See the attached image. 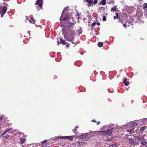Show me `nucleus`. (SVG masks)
Wrapping results in <instances>:
<instances>
[{"label":"nucleus","instance_id":"nucleus-1","mask_svg":"<svg viewBox=\"0 0 147 147\" xmlns=\"http://www.w3.org/2000/svg\"><path fill=\"white\" fill-rule=\"evenodd\" d=\"M68 19V17L66 16L63 18L61 21V25L63 27H65L62 29V34L64 35L65 38L67 41L73 40L74 39V36L75 34V30L72 27L73 26V24L71 22H68L67 23L62 24L61 22L62 20L65 21Z\"/></svg>","mask_w":147,"mask_h":147},{"label":"nucleus","instance_id":"nucleus-2","mask_svg":"<svg viewBox=\"0 0 147 147\" xmlns=\"http://www.w3.org/2000/svg\"><path fill=\"white\" fill-rule=\"evenodd\" d=\"M114 128L108 129L107 130H103L100 131V132L102 133V134H105L108 136H111L112 135V133L113 131V129Z\"/></svg>","mask_w":147,"mask_h":147},{"label":"nucleus","instance_id":"nucleus-3","mask_svg":"<svg viewBox=\"0 0 147 147\" xmlns=\"http://www.w3.org/2000/svg\"><path fill=\"white\" fill-rule=\"evenodd\" d=\"M7 11V8L5 6H2L1 5L0 6V13L1 14V17Z\"/></svg>","mask_w":147,"mask_h":147},{"label":"nucleus","instance_id":"nucleus-4","mask_svg":"<svg viewBox=\"0 0 147 147\" xmlns=\"http://www.w3.org/2000/svg\"><path fill=\"white\" fill-rule=\"evenodd\" d=\"M85 1L88 2V7L94 4H96L98 2L97 0H85Z\"/></svg>","mask_w":147,"mask_h":147},{"label":"nucleus","instance_id":"nucleus-5","mask_svg":"<svg viewBox=\"0 0 147 147\" xmlns=\"http://www.w3.org/2000/svg\"><path fill=\"white\" fill-rule=\"evenodd\" d=\"M74 136H59V138L60 139H63L64 140L69 139L71 140H73V139Z\"/></svg>","mask_w":147,"mask_h":147},{"label":"nucleus","instance_id":"nucleus-6","mask_svg":"<svg viewBox=\"0 0 147 147\" xmlns=\"http://www.w3.org/2000/svg\"><path fill=\"white\" fill-rule=\"evenodd\" d=\"M145 136V135H143V136H134V139H135V140H136V139H137L139 141H141V140H142V139H143V138H144Z\"/></svg>","mask_w":147,"mask_h":147},{"label":"nucleus","instance_id":"nucleus-7","mask_svg":"<svg viewBox=\"0 0 147 147\" xmlns=\"http://www.w3.org/2000/svg\"><path fill=\"white\" fill-rule=\"evenodd\" d=\"M68 8H69L68 7H66L63 10V11L62 13L61 16L60 18V20L61 21V19H62V17L63 16H64L65 15V13L67 11L68 9Z\"/></svg>","mask_w":147,"mask_h":147},{"label":"nucleus","instance_id":"nucleus-8","mask_svg":"<svg viewBox=\"0 0 147 147\" xmlns=\"http://www.w3.org/2000/svg\"><path fill=\"white\" fill-rule=\"evenodd\" d=\"M88 134V133H86L82 135L79 136V137L81 139H86L87 138V139H86V140H88L89 139L88 138H86V136H87Z\"/></svg>","mask_w":147,"mask_h":147},{"label":"nucleus","instance_id":"nucleus-9","mask_svg":"<svg viewBox=\"0 0 147 147\" xmlns=\"http://www.w3.org/2000/svg\"><path fill=\"white\" fill-rule=\"evenodd\" d=\"M42 0H37V2L35 3L36 5H38L40 8H41L42 6Z\"/></svg>","mask_w":147,"mask_h":147},{"label":"nucleus","instance_id":"nucleus-10","mask_svg":"<svg viewBox=\"0 0 147 147\" xmlns=\"http://www.w3.org/2000/svg\"><path fill=\"white\" fill-rule=\"evenodd\" d=\"M146 140L144 139V138H143V139L140 141V144L143 146H144L145 144H146L147 142H146Z\"/></svg>","mask_w":147,"mask_h":147},{"label":"nucleus","instance_id":"nucleus-11","mask_svg":"<svg viewBox=\"0 0 147 147\" xmlns=\"http://www.w3.org/2000/svg\"><path fill=\"white\" fill-rule=\"evenodd\" d=\"M59 39L60 42H61L62 44L63 45H67V46H68V44L64 40H62L61 38H60Z\"/></svg>","mask_w":147,"mask_h":147},{"label":"nucleus","instance_id":"nucleus-12","mask_svg":"<svg viewBox=\"0 0 147 147\" xmlns=\"http://www.w3.org/2000/svg\"><path fill=\"white\" fill-rule=\"evenodd\" d=\"M6 133H5V132H4L1 135L3 137L5 138H7L9 137V135L8 134H6Z\"/></svg>","mask_w":147,"mask_h":147},{"label":"nucleus","instance_id":"nucleus-13","mask_svg":"<svg viewBox=\"0 0 147 147\" xmlns=\"http://www.w3.org/2000/svg\"><path fill=\"white\" fill-rule=\"evenodd\" d=\"M127 80V79L125 78L123 81V83L125 84V85L127 86L129 84V83L128 82H126V81Z\"/></svg>","mask_w":147,"mask_h":147},{"label":"nucleus","instance_id":"nucleus-14","mask_svg":"<svg viewBox=\"0 0 147 147\" xmlns=\"http://www.w3.org/2000/svg\"><path fill=\"white\" fill-rule=\"evenodd\" d=\"M118 9L117 8V6H115L114 7H112L111 9V11H116Z\"/></svg>","mask_w":147,"mask_h":147},{"label":"nucleus","instance_id":"nucleus-15","mask_svg":"<svg viewBox=\"0 0 147 147\" xmlns=\"http://www.w3.org/2000/svg\"><path fill=\"white\" fill-rule=\"evenodd\" d=\"M30 23H32L33 24L35 23L36 20L34 19L33 18H31L30 20H29Z\"/></svg>","mask_w":147,"mask_h":147},{"label":"nucleus","instance_id":"nucleus-16","mask_svg":"<svg viewBox=\"0 0 147 147\" xmlns=\"http://www.w3.org/2000/svg\"><path fill=\"white\" fill-rule=\"evenodd\" d=\"M101 4L103 5H105L106 3V1L105 0H102V1L100 3ZM100 4V3H99Z\"/></svg>","mask_w":147,"mask_h":147},{"label":"nucleus","instance_id":"nucleus-17","mask_svg":"<svg viewBox=\"0 0 147 147\" xmlns=\"http://www.w3.org/2000/svg\"><path fill=\"white\" fill-rule=\"evenodd\" d=\"M98 45L99 47H102L103 46V43L101 42H99L98 43Z\"/></svg>","mask_w":147,"mask_h":147},{"label":"nucleus","instance_id":"nucleus-18","mask_svg":"<svg viewBox=\"0 0 147 147\" xmlns=\"http://www.w3.org/2000/svg\"><path fill=\"white\" fill-rule=\"evenodd\" d=\"M146 128V126L142 127H141L140 128V131L142 132H143Z\"/></svg>","mask_w":147,"mask_h":147},{"label":"nucleus","instance_id":"nucleus-19","mask_svg":"<svg viewBox=\"0 0 147 147\" xmlns=\"http://www.w3.org/2000/svg\"><path fill=\"white\" fill-rule=\"evenodd\" d=\"M128 139L129 141L131 144H133L134 142V140L132 139L129 138Z\"/></svg>","mask_w":147,"mask_h":147},{"label":"nucleus","instance_id":"nucleus-20","mask_svg":"<svg viewBox=\"0 0 147 147\" xmlns=\"http://www.w3.org/2000/svg\"><path fill=\"white\" fill-rule=\"evenodd\" d=\"M134 144H133V146H134L135 145L138 146L139 145L140 143L138 142H135L134 143Z\"/></svg>","mask_w":147,"mask_h":147},{"label":"nucleus","instance_id":"nucleus-21","mask_svg":"<svg viewBox=\"0 0 147 147\" xmlns=\"http://www.w3.org/2000/svg\"><path fill=\"white\" fill-rule=\"evenodd\" d=\"M22 144L26 142V140L25 139H23L22 138H20V139Z\"/></svg>","mask_w":147,"mask_h":147},{"label":"nucleus","instance_id":"nucleus-22","mask_svg":"<svg viewBox=\"0 0 147 147\" xmlns=\"http://www.w3.org/2000/svg\"><path fill=\"white\" fill-rule=\"evenodd\" d=\"M109 147H117V146L114 144L110 145Z\"/></svg>","mask_w":147,"mask_h":147},{"label":"nucleus","instance_id":"nucleus-23","mask_svg":"<svg viewBox=\"0 0 147 147\" xmlns=\"http://www.w3.org/2000/svg\"><path fill=\"white\" fill-rule=\"evenodd\" d=\"M96 23L95 22H94L92 24L91 26H92V28H94V26L96 25Z\"/></svg>","mask_w":147,"mask_h":147},{"label":"nucleus","instance_id":"nucleus-24","mask_svg":"<svg viewBox=\"0 0 147 147\" xmlns=\"http://www.w3.org/2000/svg\"><path fill=\"white\" fill-rule=\"evenodd\" d=\"M132 124V126H136L138 125V124L136 123H133Z\"/></svg>","mask_w":147,"mask_h":147},{"label":"nucleus","instance_id":"nucleus-25","mask_svg":"<svg viewBox=\"0 0 147 147\" xmlns=\"http://www.w3.org/2000/svg\"><path fill=\"white\" fill-rule=\"evenodd\" d=\"M147 3H145L144 4V5L143 7V8H147Z\"/></svg>","mask_w":147,"mask_h":147},{"label":"nucleus","instance_id":"nucleus-26","mask_svg":"<svg viewBox=\"0 0 147 147\" xmlns=\"http://www.w3.org/2000/svg\"><path fill=\"white\" fill-rule=\"evenodd\" d=\"M103 20L104 21H105L106 20V18L105 16H104L103 17Z\"/></svg>","mask_w":147,"mask_h":147},{"label":"nucleus","instance_id":"nucleus-27","mask_svg":"<svg viewBox=\"0 0 147 147\" xmlns=\"http://www.w3.org/2000/svg\"><path fill=\"white\" fill-rule=\"evenodd\" d=\"M11 128H9L7 130H6L5 131V133H7L9 131H10L11 130Z\"/></svg>","mask_w":147,"mask_h":147},{"label":"nucleus","instance_id":"nucleus-28","mask_svg":"<svg viewBox=\"0 0 147 147\" xmlns=\"http://www.w3.org/2000/svg\"><path fill=\"white\" fill-rule=\"evenodd\" d=\"M47 140H44L43 142H42V143L44 144V143H47Z\"/></svg>","mask_w":147,"mask_h":147},{"label":"nucleus","instance_id":"nucleus-29","mask_svg":"<svg viewBox=\"0 0 147 147\" xmlns=\"http://www.w3.org/2000/svg\"><path fill=\"white\" fill-rule=\"evenodd\" d=\"M77 131V129L76 128H75V129L73 130V131L74 132H75Z\"/></svg>","mask_w":147,"mask_h":147},{"label":"nucleus","instance_id":"nucleus-30","mask_svg":"<svg viewBox=\"0 0 147 147\" xmlns=\"http://www.w3.org/2000/svg\"><path fill=\"white\" fill-rule=\"evenodd\" d=\"M118 16H119V14H118V13H116V16L117 18H118Z\"/></svg>","mask_w":147,"mask_h":147},{"label":"nucleus","instance_id":"nucleus-31","mask_svg":"<svg viewBox=\"0 0 147 147\" xmlns=\"http://www.w3.org/2000/svg\"><path fill=\"white\" fill-rule=\"evenodd\" d=\"M113 126H114V125L113 124H111V125H110V126H109V127H111Z\"/></svg>","mask_w":147,"mask_h":147},{"label":"nucleus","instance_id":"nucleus-32","mask_svg":"<svg viewBox=\"0 0 147 147\" xmlns=\"http://www.w3.org/2000/svg\"><path fill=\"white\" fill-rule=\"evenodd\" d=\"M123 26L125 27H126V26H127V25L125 24H123Z\"/></svg>","mask_w":147,"mask_h":147},{"label":"nucleus","instance_id":"nucleus-33","mask_svg":"<svg viewBox=\"0 0 147 147\" xmlns=\"http://www.w3.org/2000/svg\"><path fill=\"white\" fill-rule=\"evenodd\" d=\"M92 121H94V122H96V120H94V119H93L92 120Z\"/></svg>","mask_w":147,"mask_h":147},{"label":"nucleus","instance_id":"nucleus-34","mask_svg":"<svg viewBox=\"0 0 147 147\" xmlns=\"http://www.w3.org/2000/svg\"><path fill=\"white\" fill-rule=\"evenodd\" d=\"M117 18V17L116 16H114V19L115 20Z\"/></svg>","mask_w":147,"mask_h":147},{"label":"nucleus","instance_id":"nucleus-35","mask_svg":"<svg viewBox=\"0 0 147 147\" xmlns=\"http://www.w3.org/2000/svg\"><path fill=\"white\" fill-rule=\"evenodd\" d=\"M75 127V128H76H76H78V127H78V126H76V127Z\"/></svg>","mask_w":147,"mask_h":147},{"label":"nucleus","instance_id":"nucleus-36","mask_svg":"<svg viewBox=\"0 0 147 147\" xmlns=\"http://www.w3.org/2000/svg\"><path fill=\"white\" fill-rule=\"evenodd\" d=\"M97 25L98 26H99L100 25V24L99 23H98L97 24Z\"/></svg>","mask_w":147,"mask_h":147},{"label":"nucleus","instance_id":"nucleus-37","mask_svg":"<svg viewBox=\"0 0 147 147\" xmlns=\"http://www.w3.org/2000/svg\"><path fill=\"white\" fill-rule=\"evenodd\" d=\"M3 119V117H1L0 118V121L1 120Z\"/></svg>","mask_w":147,"mask_h":147},{"label":"nucleus","instance_id":"nucleus-38","mask_svg":"<svg viewBox=\"0 0 147 147\" xmlns=\"http://www.w3.org/2000/svg\"><path fill=\"white\" fill-rule=\"evenodd\" d=\"M3 5H6V3H3Z\"/></svg>","mask_w":147,"mask_h":147},{"label":"nucleus","instance_id":"nucleus-39","mask_svg":"<svg viewBox=\"0 0 147 147\" xmlns=\"http://www.w3.org/2000/svg\"><path fill=\"white\" fill-rule=\"evenodd\" d=\"M100 123V122H98L97 123V125H99V124Z\"/></svg>","mask_w":147,"mask_h":147},{"label":"nucleus","instance_id":"nucleus-40","mask_svg":"<svg viewBox=\"0 0 147 147\" xmlns=\"http://www.w3.org/2000/svg\"><path fill=\"white\" fill-rule=\"evenodd\" d=\"M4 1H9V0H3Z\"/></svg>","mask_w":147,"mask_h":147},{"label":"nucleus","instance_id":"nucleus-41","mask_svg":"<svg viewBox=\"0 0 147 147\" xmlns=\"http://www.w3.org/2000/svg\"><path fill=\"white\" fill-rule=\"evenodd\" d=\"M145 147H147V143L146 144H145Z\"/></svg>","mask_w":147,"mask_h":147},{"label":"nucleus","instance_id":"nucleus-42","mask_svg":"<svg viewBox=\"0 0 147 147\" xmlns=\"http://www.w3.org/2000/svg\"><path fill=\"white\" fill-rule=\"evenodd\" d=\"M57 42L58 43V45H59V41H57Z\"/></svg>","mask_w":147,"mask_h":147},{"label":"nucleus","instance_id":"nucleus-43","mask_svg":"<svg viewBox=\"0 0 147 147\" xmlns=\"http://www.w3.org/2000/svg\"><path fill=\"white\" fill-rule=\"evenodd\" d=\"M80 54L82 55H83V53H81Z\"/></svg>","mask_w":147,"mask_h":147},{"label":"nucleus","instance_id":"nucleus-44","mask_svg":"<svg viewBox=\"0 0 147 147\" xmlns=\"http://www.w3.org/2000/svg\"><path fill=\"white\" fill-rule=\"evenodd\" d=\"M57 139L56 138H54V139Z\"/></svg>","mask_w":147,"mask_h":147},{"label":"nucleus","instance_id":"nucleus-45","mask_svg":"<svg viewBox=\"0 0 147 147\" xmlns=\"http://www.w3.org/2000/svg\"><path fill=\"white\" fill-rule=\"evenodd\" d=\"M126 90H128V88H127V89H126Z\"/></svg>","mask_w":147,"mask_h":147},{"label":"nucleus","instance_id":"nucleus-46","mask_svg":"<svg viewBox=\"0 0 147 147\" xmlns=\"http://www.w3.org/2000/svg\"><path fill=\"white\" fill-rule=\"evenodd\" d=\"M105 128L104 127V128H103V129H105Z\"/></svg>","mask_w":147,"mask_h":147},{"label":"nucleus","instance_id":"nucleus-47","mask_svg":"<svg viewBox=\"0 0 147 147\" xmlns=\"http://www.w3.org/2000/svg\"><path fill=\"white\" fill-rule=\"evenodd\" d=\"M72 43H74V42H72Z\"/></svg>","mask_w":147,"mask_h":147}]
</instances>
